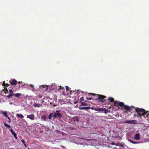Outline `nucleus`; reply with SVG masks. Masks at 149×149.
Returning a JSON list of instances; mask_svg holds the SVG:
<instances>
[{
    "label": "nucleus",
    "mask_w": 149,
    "mask_h": 149,
    "mask_svg": "<svg viewBox=\"0 0 149 149\" xmlns=\"http://www.w3.org/2000/svg\"><path fill=\"white\" fill-rule=\"evenodd\" d=\"M135 110L137 113L138 117H141L143 116L145 118L149 117V114L144 109L141 108H136L135 109Z\"/></svg>",
    "instance_id": "obj_1"
},
{
    "label": "nucleus",
    "mask_w": 149,
    "mask_h": 149,
    "mask_svg": "<svg viewBox=\"0 0 149 149\" xmlns=\"http://www.w3.org/2000/svg\"><path fill=\"white\" fill-rule=\"evenodd\" d=\"M118 105L121 107H123L124 109L127 111H130L132 109L135 108L133 106L130 107L128 106L125 105L124 103L123 102H120L118 104Z\"/></svg>",
    "instance_id": "obj_2"
},
{
    "label": "nucleus",
    "mask_w": 149,
    "mask_h": 149,
    "mask_svg": "<svg viewBox=\"0 0 149 149\" xmlns=\"http://www.w3.org/2000/svg\"><path fill=\"white\" fill-rule=\"evenodd\" d=\"M97 97L95 98L94 99L95 100H98L100 102L103 103L106 102V99H105L106 98V96L104 95L98 94Z\"/></svg>",
    "instance_id": "obj_3"
},
{
    "label": "nucleus",
    "mask_w": 149,
    "mask_h": 149,
    "mask_svg": "<svg viewBox=\"0 0 149 149\" xmlns=\"http://www.w3.org/2000/svg\"><path fill=\"white\" fill-rule=\"evenodd\" d=\"M60 111L58 110L56 111L54 113V117L55 118H60L62 116L61 113H59Z\"/></svg>",
    "instance_id": "obj_4"
},
{
    "label": "nucleus",
    "mask_w": 149,
    "mask_h": 149,
    "mask_svg": "<svg viewBox=\"0 0 149 149\" xmlns=\"http://www.w3.org/2000/svg\"><path fill=\"white\" fill-rule=\"evenodd\" d=\"M124 123H125L136 124V121L135 120H126L124 122Z\"/></svg>",
    "instance_id": "obj_5"
},
{
    "label": "nucleus",
    "mask_w": 149,
    "mask_h": 149,
    "mask_svg": "<svg viewBox=\"0 0 149 149\" xmlns=\"http://www.w3.org/2000/svg\"><path fill=\"white\" fill-rule=\"evenodd\" d=\"M10 84L13 85H16L17 84V81L15 79H13L9 81Z\"/></svg>",
    "instance_id": "obj_6"
},
{
    "label": "nucleus",
    "mask_w": 149,
    "mask_h": 149,
    "mask_svg": "<svg viewBox=\"0 0 149 149\" xmlns=\"http://www.w3.org/2000/svg\"><path fill=\"white\" fill-rule=\"evenodd\" d=\"M35 115L33 114H31L30 115H28L27 116V118H28L32 120H33L35 119Z\"/></svg>",
    "instance_id": "obj_7"
},
{
    "label": "nucleus",
    "mask_w": 149,
    "mask_h": 149,
    "mask_svg": "<svg viewBox=\"0 0 149 149\" xmlns=\"http://www.w3.org/2000/svg\"><path fill=\"white\" fill-rule=\"evenodd\" d=\"M134 138L136 140H139L140 138V134L139 133L136 134L134 136Z\"/></svg>",
    "instance_id": "obj_8"
},
{
    "label": "nucleus",
    "mask_w": 149,
    "mask_h": 149,
    "mask_svg": "<svg viewBox=\"0 0 149 149\" xmlns=\"http://www.w3.org/2000/svg\"><path fill=\"white\" fill-rule=\"evenodd\" d=\"M10 132L14 136L15 139H17V136L15 132H14L13 131L12 129H11L10 130Z\"/></svg>",
    "instance_id": "obj_9"
},
{
    "label": "nucleus",
    "mask_w": 149,
    "mask_h": 149,
    "mask_svg": "<svg viewBox=\"0 0 149 149\" xmlns=\"http://www.w3.org/2000/svg\"><path fill=\"white\" fill-rule=\"evenodd\" d=\"M72 119L74 121H77L79 122V119L78 117L75 116L73 117Z\"/></svg>",
    "instance_id": "obj_10"
},
{
    "label": "nucleus",
    "mask_w": 149,
    "mask_h": 149,
    "mask_svg": "<svg viewBox=\"0 0 149 149\" xmlns=\"http://www.w3.org/2000/svg\"><path fill=\"white\" fill-rule=\"evenodd\" d=\"M91 107H79V109L80 110H88L90 109Z\"/></svg>",
    "instance_id": "obj_11"
},
{
    "label": "nucleus",
    "mask_w": 149,
    "mask_h": 149,
    "mask_svg": "<svg viewBox=\"0 0 149 149\" xmlns=\"http://www.w3.org/2000/svg\"><path fill=\"white\" fill-rule=\"evenodd\" d=\"M116 145V146H120V147H122V148H123L124 147L123 144H122L121 143H119V142Z\"/></svg>",
    "instance_id": "obj_12"
},
{
    "label": "nucleus",
    "mask_w": 149,
    "mask_h": 149,
    "mask_svg": "<svg viewBox=\"0 0 149 149\" xmlns=\"http://www.w3.org/2000/svg\"><path fill=\"white\" fill-rule=\"evenodd\" d=\"M108 100L109 101V102H114V99L111 97H109L108 98Z\"/></svg>",
    "instance_id": "obj_13"
},
{
    "label": "nucleus",
    "mask_w": 149,
    "mask_h": 149,
    "mask_svg": "<svg viewBox=\"0 0 149 149\" xmlns=\"http://www.w3.org/2000/svg\"><path fill=\"white\" fill-rule=\"evenodd\" d=\"M15 96L16 97H18L22 95V94L19 93H13Z\"/></svg>",
    "instance_id": "obj_14"
},
{
    "label": "nucleus",
    "mask_w": 149,
    "mask_h": 149,
    "mask_svg": "<svg viewBox=\"0 0 149 149\" xmlns=\"http://www.w3.org/2000/svg\"><path fill=\"white\" fill-rule=\"evenodd\" d=\"M108 111V110L106 109L105 108H102V112H103L104 113H107Z\"/></svg>",
    "instance_id": "obj_15"
},
{
    "label": "nucleus",
    "mask_w": 149,
    "mask_h": 149,
    "mask_svg": "<svg viewBox=\"0 0 149 149\" xmlns=\"http://www.w3.org/2000/svg\"><path fill=\"white\" fill-rule=\"evenodd\" d=\"M58 90H61L63 92H64L65 91V89L64 87H63L61 86L59 87V88L58 89Z\"/></svg>",
    "instance_id": "obj_16"
},
{
    "label": "nucleus",
    "mask_w": 149,
    "mask_h": 149,
    "mask_svg": "<svg viewBox=\"0 0 149 149\" xmlns=\"http://www.w3.org/2000/svg\"><path fill=\"white\" fill-rule=\"evenodd\" d=\"M42 106V104H40L35 103L34 104V107H39L40 106Z\"/></svg>",
    "instance_id": "obj_17"
},
{
    "label": "nucleus",
    "mask_w": 149,
    "mask_h": 149,
    "mask_svg": "<svg viewBox=\"0 0 149 149\" xmlns=\"http://www.w3.org/2000/svg\"><path fill=\"white\" fill-rule=\"evenodd\" d=\"M128 141L130 143H131L133 144H136L138 143H139L138 142H136L135 141H132V140L130 139H128Z\"/></svg>",
    "instance_id": "obj_18"
},
{
    "label": "nucleus",
    "mask_w": 149,
    "mask_h": 149,
    "mask_svg": "<svg viewBox=\"0 0 149 149\" xmlns=\"http://www.w3.org/2000/svg\"><path fill=\"white\" fill-rule=\"evenodd\" d=\"M53 117H54V116L53 114H52L51 113L48 116V117L49 119H51Z\"/></svg>",
    "instance_id": "obj_19"
},
{
    "label": "nucleus",
    "mask_w": 149,
    "mask_h": 149,
    "mask_svg": "<svg viewBox=\"0 0 149 149\" xmlns=\"http://www.w3.org/2000/svg\"><path fill=\"white\" fill-rule=\"evenodd\" d=\"M17 116L21 118H23L24 117V116H23V115L21 113H17Z\"/></svg>",
    "instance_id": "obj_20"
},
{
    "label": "nucleus",
    "mask_w": 149,
    "mask_h": 149,
    "mask_svg": "<svg viewBox=\"0 0 149 149\" xmlns=\"http://www.w3.org/2000/svg\"><path fill=\"white\" fill-rule=\"evenodd\" d=\"M119 102H120L119 101H117V102H116L114 101V106H115L116 107H118V103H119ZM118 108L119 107H118Z\"/></svg>",
    "instance_id": "obj_21"
},
{
    "label": "nucleus",
    "mask_w": 149,
    "mask_h": 149,
    "mask_svg": "<svg viewBox=\"0 0 149 149\" xmlns=\"http://www.w3.org/2000/svg\"><path fill=\"white\" fill-rule=\"evenodd\" d=\"M14 95V94L13 93H10L8 95H7L6 97L9 98H10L11 97L13 96Z\"/></svg>",
    "instance_id": "obj_22"
},
{
    "label": "nucleus",
    "mask_w": 149,
    "mask_h": 149,
    "mask_svg": "<svg viewBox=\"0 0 149 149\" xmlns=\"http://www.w3.org/2000/svg\"><path fill=\"white\" fill-rule=\"evenodd\" d=\"M1 113L2 114L4 115L5 117H7V112L6 111H1Z\"/></svg>",
    "instance_id": "obj_23"
},
{
    "label": "nucleus",
    "mask_w": 149,
    "mask_h": 149,
    "mask_svg": "<svg viewBox=\"0 0 149 149\" xmlns=\"http://www.w3.org/2000/svg\"><path fill=\"white\" fill-rule=\"evenodd\" d=\"M41 118L42 119L45 120L47 118V117L45 115H44L42 116Z\"/></svg>",
    "instance_id": "obj_24"
},
{
    "label": "nucleus",
    "mask_w": 149,
    "mask_h": 149,
    "mask_svg": "<svg viewBox=\"0 0 149 149\" xmlns=\"http://www.w3.org/2000/svg\"><path fill=\"white\" fill-rule=\"evenodd\" d=\"M9 92L10 93H13V92L12 91V88L11 87H10L9 88Z\"/></svg>",
    "instance_id": "obj_25"
},
{
    "label": "nucleus",
    "mask_w": 149,
    "mask_h": 149,
    "mask_svg": "<svg viewBox=\"0 0 149 149\" xmlns=\"http://www.w3.org/2000/svg\"><path fill=\"white\" fill-rule=\"evenodd\" d=\"M81 104L82 106H86L87 105V104L86 103H85L84 102H81Z\"/></svg>",
    "instance_id": "obj_26"
},
{
    "label": "nucleus",
    "mask_w": 149,
    "mask_h": 149,
    "mask_svg": "<svg viewBox=\"0 0 149 149\" xmlns=\"http://www.w3.org/2000/svg\"><path fill=\"white\" fill-rule=\"evenodd\" d=\"M21 141L22 142V143L24 144V146H25V147H27V145L25 143V142H24V140H23V139Z\"/></svg>",
    "instance_id": "obj_27"
},
{
    "label": "nucleus",
    "mask_w": 149,
    "mask_h": 149,
    "mask_svg": "<svg viewBox=\"0 0 149 149\" xmlns=\"http://www.w3.org/2000/svg\"><path fill=\"white\" fill-rule=\"evenodd\" d=\"M4 89H5L4 92L6 94L8 93V91L7 89L6 88H5Z\"/></svg>",
    "instance_id": "obj_28"
},
{
    "label": "nucleus",
    "mask_w": 149,
    "mask_h": 149,
    "mask_svg": "<svg viewBox=\"0 0 149 149\" xmlns=\"http://www.w3.org/2000/svg\"><path fill=\"white\" fill-rule=\"evenodd\" d=\"M4 125L5 126H6V127L8 128H10V125H7L5 123H4Z\"/></svg>",
    "instance_id": "obj_29"
},
{
    "label": "nucleus",
    "mask_w": 149,
    "mask_h": 149,
    "mask_svg": "<svg viewBox=\"0 0 149 149\" xmlns=\"http://www.w3.org/2000/svg\"><path fill=\"white\" fill-rule=\"evenodd\" d=\"M95 98H94V97H93V98H92V97H90V98L86 97V99L87 100H94V99H95Z\"/></svg>",
    "instance_id": "obj_30"
},
{
    "label": "nucleus",
    "mask_w": 149,
    "mask_h": 149,
    "mask_svg": "<svg viewBox=\"0 0 149 149\" xmlns=\"http://www.w3.org/2000/svg\"><path fill=\"white\" fill-rule=\"evenodd\" d=\"M89 94L90 95H92L93 96L96 97H97V94H94L93 93H89Z\"/></svg>",
    "instance_id": "obj_31"
},
{
    "label": "nucleus",
    "mask_w": 149,
    "mask_h": 149,
    "mask_svg": "<svg viewBox=\"0 0 149 149\" xmlns=\"http://www.w3.org/2000/svg\"><path fill=\"white\" fill-rule=\"evenodd\" d=\"M89 94L90 95H92L93 96L96 97H97V94H94L93 93H89Z\"/></svg>",
    "instance_id": "obj_32"
},
{
    "label": "nucleus",
    "mask_w": 149,
    "mask_h": 149,
    "mask_svg": "<svg viewBox=\"0 0 149 149\" xmlns=\"http://www.w3.org/2000/svg\"><path fill=\"white\" fill-rule=\"evenodd\" d=\"M102 108H98V111L102 112Z\"/></svg>",
    "instance_id": "obj_33"
},
{
    "label": "nucleus",
    "mask_w": 149,
    "mask_h": 149,
    "mask_svg": "<svg viewBox=\"0 0 149 149\" xmlns=\"http://www.w3.org/2000/svg\"><path fill=\"white\" fill-rule=\"evenodd\" d=\"M19 84L18 85V86H17V87L18 88H19L20 87V84H21V83H22V82L21 81V82H18Z\"/></svg>",
    "instance_id": "obj_34"
},
{
    "label": "nucleus",
    "mask_w": 149,
    "mask_h": 149,
    "mask_svg": "<svg viewBox=\"0 0 149 149\" xmlns=\"http://www.w3.org/2000/svg\"><path fill=\"white\" fill-rule=\"evenodd\" d=\"M66 90L67 91H68L69 88L68 86H65Z\"/></svg>",
    "instance_id": "obj_35"
},
{
    "label": "nucleus",
    "mask_w": 149,
    "mask_h": 149,
    "mask_svg": "<svg viewBox=\"0 0 149 149\" xmlns=\"http://www.w3.org/2000/svg\"><path fill=\"white\" fill-rule=\"evenodd\" d=\"M80 100L81 101H83L84 100V98L83 97H81L80 98Z\"/></svg>",
    "instance_id": "obj_36"
},
{
    "label": "nucleus",
    "mask_w": 149,
    "mask_h": 149,
    "mask_svg": "<svg viewBox=\"0 0 149 149\" xmlns=\"http://www.w3.org/2000/svg\"><path fill=\"white\" fill-rule=\"evenodd\" d=\"M29 86L33 88V89H34V86L32 84H30L29 85Z\"/></svg>",
    "instance_id": "obj_37"
},
{
    "label": "nucleus",
    "mask_w": 149,
    "mask_h": 149,
    "mask_svg": "<svg viewBox=\"0 0 149 149\" xmlns=\"http://www.w3.org/2000/svg\"><path fill=\"white\" fill-rule=\"evenodd\" d=\"M37 97L39 98H41L42 97V96L41 95H39L37 96Z\"/></svg>",
    "instance_id": "obj_38"
},
{
    "label": "nucleus",
    "mask_w": 149,
    "mask_h": 149,
    "mask_svg": "<svg viewBox=\"0 0 149 149\" xmlns=\"http://www.w3.org/2000/svg\"><path fill=\"white\" fill-rule=\"evenodd\" d=\"M6 84L5 83V82L4 81L3 82V84H2V86H6Z\"/></svg>",
    "instance_id": "obj_39"
},
{
    "label": "nucleus",
    "mask_w": 149,
    "mask_h": 149,
    "mask_svg": "<svg viewBox=\"0 0 149 149\" xmlns=\"http://www.w3.org/2000/svg\"><path fill=\"white\" fill-rule=\"evenodd\" d=\"M111 145H116L115 144V143H114V142H112L111 143Z\"/></svg>",
    "instance_id": "obj_40"
},
{
    "label": "nucleus",
    "mask_w": 149,
    "mask_h": 149,
    "mask_svg": "<svg viewBox=\"0 0 149 149\" xmlns=\"http://www.w3.org/2000/svg\"><path fill=\"white\" fill-rule=\"evenodd\" d=\"M9 86H10L9 84H6L5 86H6V87H8Z\"/></svg>",
    "instance_id": "obj_41"
},
{
    "label": "nucleus",
    "mask_w": 149,
    "mask_h": 149,
    "mask_svg": "<svg viewBox=\"0 0 149 149\" xmlns=\"http://www.w3.org/2000/svg\"><path fill=\"white\" fill-rule=\"evenodd\" d=\"M94 110L96 111H98V109L95 108V109H94Z\"/></svg>",
    "instance_id": "obj_42"
},
{
    "label": "nucleus",
    "mask_w": 149,
    "mask_h": 149,
    "mask_svg": "<svg viewBox=\"0 0 149 149\" xmlns=\"http://www.w3.org/2000/svg\"><path fill=\"white\" fill-rule=\"evenodd\" d=\"M77 102V101H75L74 102V104H76Z\"/></svg>",
    "instance_id": "obj_43"
},
{
    "label": "nucleus",
    "mask_w": 149,
    "mask_h": 149,
    "mask_svg": "<svg viewBox=\"0 0 149 149\" xmlns=\"http://www.w3.org/2000/svg\"><path fill=\"white\" fill-rule=\"evenodd\" d=\"M91 109H92V110H94V109H95V108L94 107H92V108H91Z\"/></svg>",
    "instance_id": "obj_44"
},
{
    "label": "nucleus",
    "mask_w": 149,
    "mask_h": 149,
    "mask_svg": "<svg viewBox=\"0 0 149 149\" xmlns=\"http://www.w3.org/2000/svg\"><path fill=\"white\" fill-rule=\"evenodd\" d=\"M6 117L8 118V119L9 120V119H10V117H9V116H7V117Z\"/></svg>",
    "instance_id": "obj_45"
},
{
    "label": "nucleus",
    "mask_w": 149,
    "mask_h": 149,
    "mask_svg": "<svg viewBox=\"0 0 149 149\" xmlns=\"http://www.w3.org/2000/svg\"><path fill=\"white\" fill-rule=\"evenodd\" d=\"M137 116V115H136V114H135L134 115V116Z\"/></svg>",
    "instance_id": "obj_46"
},
{
    "label": "nucleus",
    "mask_w": 149,
    "mask_h": 149,
    "mask_svg": "<svg viewBox=\"0 0 149 149\" xmlns=\"http://www.w3.org/2000/svg\"><path fill=\"white\" fill-rule=\"evenodd\" d=\"M8 122L10 123V119L9 120V121H8Z\"/></svg>",
    "instance_id": "obj_47"
},
{
    "label": "nucleus",
    "mask_w": 149,
    "mask_h": 149,
    "mask_svg": "<svg viewBox=\"0 0 149 149\" xmlns=\"http://www.w3.org/2000/svg\"><path fill=\"white\" fill-rule=\"evenodd\" d=\"M40 101L42 102H41L42 103V102H43V101H42V100H41Z\"/></svg>",
    "instance_id": "obj_48"
},
{
    "label": "nucleus",
    "mask_w": 149,
    "mask_h": 149,
    "mask_svg": "<svg viewBox=\"0 0 149 149\" xmlns=\"http://www.w3.org/2000/svg\"><path fill=\"white\" fill-rule=\"evenodd\" d=\"M108 104H110V103H108Z\"/></svg>",
    "instance_id": "obj_49"
},
{
    "label": "nucleus",
    "mask_w": 149,
    "mask_h": 149,
    "mask_svg": "<svg viewBox=\"0 0 149 149\" xmlns=\"http://www.w3.org/2000/svg\"><path fill=\"white\" fill-rule=\"evenodd\" d=\"M13 149V148H11V149L9 148V149Z\"/></svg>",
    "instance_id": "obj_50"
},
{
    "label": "nucleus",
    "mask_w": 149,
    "mask_h": 149,
    "mask_svg": "<svg viewBox=\"0 0 149 149\" xmlns=\"http://www.w3.org/2000/svg\"><path fill=\"white\" fill-rule=\"evenodd\" d=\"M28 149H29V148H28Z\"/></svg>",
    "instance_id": "obj_51"
}]
</instances>
